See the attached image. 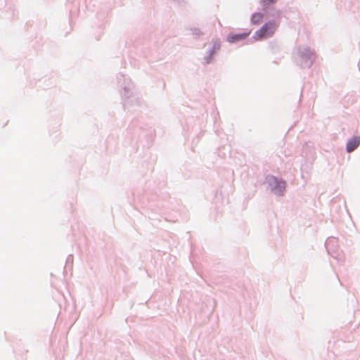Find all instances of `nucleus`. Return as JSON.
Returning a JSON list of instances; mask_svg holds the SVG:
<instances>
[{
  "mask_svg": "<svg viewBox=\"0 0 360 360\" xmlns=\"http://www.w3.org/2000/svg\"><path fill=\"white\" fill-rule=\"evenodd\" d=\"M314 58V54L310 50H307L306 53L301 55V65L305 66H310L312 60Z\"/></svg>",
  "mask_w": 360,
  "mask_h": 360,
  "instance_id": "3",
  "label": "nucleus"
},
{
  "mask_svg": "<svg viewBox=\"0 0 360 360\" xmlns=\"http://www.w3.org/2000/svg\"><path fill=\"white\" fill-rule=\"evenodd\" d=\"M266 181L272 191H274L278 195L283 194L285 188V181H279L274 176H269Z\"/></svg>",
  "mask_w": 360,
  "mask_h": 360,
  "instance_id": "2",
  "label": "nucleus"
},
{
  "mask_svg": "<svg viewBox=\"0 0 360 360\" xmlns=\"http://www.w3.org/2000/svg\"><path fill=\"white\" fill-rule=\"evenodd\" d=\"M277 27V25L272 21L265 23L254 36L255 40H261L264 38L269 37L274 34Z\"/></svg>",
  "mask_w": 360,
  "mask_h": 360,
  "instance_id": "1",
  "label": "nucleus"
},
{
  "mask_svg": "<svg viewBox=\"0 0 360 360\" xmlns=\"http://www.w3.org/2000/svg\"><path fill=\"white\" fill-rule=\"evenodd\" d=\"M221 44L219 41H215L214 42V49L219 50L220 49Z\"/></svg>",
  "mask_w": 360,
  "mask_h": 360,
  "instance_id": "8",
  "label": "nucleus"
},
{
  "mask_svg": "<svg viewBox=\"0 0 360 360\" xmlns=\"http://www.w3.org/2000/svg\"><path fill=\"white\" fill-rule=\"evenodd\" d=\"M277 0H262V4L264 7H269L271 4H274Z\"/></svg>",
  "mask_w": 360,
  "mask_h": 360,
  "instance_id": "7",
  "label": "nucleus"
},
{
  "mask_svg": "<svg viewBox=\"0 0 360 360\" xmlns=\"http://www.w3.org/2000/svg\"><path fill=\"white\" fill-rule=\"evenodd\" d=\"M360 143V137L354 136L349 140L347 144V151L351 153L354 151Z\"/></svg>",
  "mask_w": 360,
  "mask_h": 360,
  "instance_id": "5",
  "label": "nucleus"
},
{
  "mask_svg": "<svg viewBox=\"0 0 360 360\" xmlns=\"http://www.w3.org/2000/svg\"><path fill=\"white\" fill-rule=\"evenodd\" d=\"M264 18V15L262 13H255L252 15L251 21L255 25L259 24Z\"/></svg>",
  "mask_w": 360,
  "mask_h": 360,
  "instance_id": "6",
  "label": "nucleus"
},
{
  "mask_svg": "<svg viewBox=\"0 0 360 360\" xmlns=\"http://www.w3.org/2000/svg\"><path fill=\"white\" fill-rule=\"evenodd\" d=\"M250 32L240 34H230L227 37V41L230 43L241 41L246 39L250 35Z\"/></svg>",
  "mask_w": 360,
  "mask_h": 360,
  "instance_id": "4",
  "label": "nucleus"
}]
</instances>
